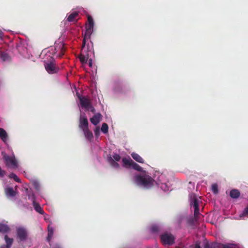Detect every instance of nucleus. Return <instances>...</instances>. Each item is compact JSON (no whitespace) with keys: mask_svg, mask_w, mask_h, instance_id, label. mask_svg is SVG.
<instances>
[{"mask_svg":"<svg viewBox=\"0 0 248 248\" xmlns=\"http://www.w3.org/2000/svg\"><path fill=\"white\" fill-rule=\"evenodd\" d=\"M135 181L138 186L150 188L154 186L155 180L148 175H137L135 177Z\"/></svg>","mask_w":248,"mask_h":248,"instance_id":"nucleus-1","label":"nucleus"},{"mask_svg":"<svg viewBox=\"0 0 248 248\" xmlns=\"http://www.w3.org/2000/svg\"><path fill=\"white\" fill-rule=\"evenodd\" d=\"M122 161L123 163V166L125 168H129L132 167L135 170H136L139 171H142V168L137 163H135L132 159L130 158L127 159L126 158H123L122 159Z\"/></svg>","mask_w":248,"mask_h":248,"instance_id":"nucleus-2","label":"nucleus"},{"mask_svg":"<svg viewBox=\"0 0 248 248\" xmlns=\"http://www.w3.org/2000/svg\"><path fill=\"white\" fill-rule=\"evenodd\" d=\"M51 61L48 62H45V67L46 71L50 74H53L57 73L59 70V67H58L56 63L54 62V60L51 57Z\"/></svg>","mask_w":248,"mask_h":248,"instance_id":"nucleus-3","label":"nucleus"},{"mask_svg":"<svg viewBox=\"0 0 248 248\" xmlns=\"http://www.w3.org/2000/svg\"><path fill=\"white\" fill-rule=\"evenodd\" d=\"M2 155L7 167L13 169L17 168V163L14 156H10L3 153H2Z\"/></svg>","mask_w":248,"mask_h":248,"instance_id":"nucleus-4","label":"nucleus"},{"mask_svg":"<svg viewBox=\"0 0 248 248\" xmlns=\"http://www.w3.org/2000/svg\"><path fill=\"white\" fill-rule=\"evenodd\" d=\"M160 240L164 245H172L174 243L175 238L170 233L165 232L160 235Z\"/></svg>","mask_w":248,"mask_h":248,"instance_id":"nucleus-5","label":"nucleus"},{"mask_svg":"<svg viewBox=\"0 0 248 248\" xmlns=\"http://www.w3.org/2000/svg\"><path fill=\"white\" fill-rule=\"evenodd\" d=\"M65 50L66 48L64 47V44L62 42H60L59 43L55 44L54 46V51L53 52V53L54 54L58 53L57 56L61 58L64 55Z\"/></svg>","mask_w":248,"mask_h":248,"instance_id":"nucleus-6","label":"nucleus"},{"mask_svg":"<svg viewBox=\"0 0 248 248\" xmlns=\"http://www.w3.org/2000/svg\"><path fill=\"white\" fill-rule=\"evenodd\" d=\"M17 236L21 241H25L28 237L27 230L22 227H19L16 229Z\"/></svg>","mask_w":248,"mask_h":248,"instance_id":"nucleus-7","label":"nucleus"},{"mask_svg":"<svg viewBox=\"0 0 248 248\" xmlns=\"http://www.w3.org/2000/svg\"><path fill=\"white\" fill-rule=\"evenodd\" d=\"M78 97L80 101V105L82 108H85L86 109H89L91 107V103L90 100L84 96H80L78 95Z\"/></svg>","mask_w":248,"mask_h":248,"instance_id":"nucleus-8","label":"nucleus"},{"mask_svg":"<svg viewBox=\"0 0 248 248\" xmlns=\"http://www.w3.org/2000/svg\"><path fill=\"white\" fill-rule=\"evenodd\" d=\"M190 204L194 208V216H197L200 214V213L199 207V200L196 197H194L191 199Z\"/></svg>","mask_w":248,"mask_h":248,"instance_id":"nucleus-9","label":"nucleus"},{"mask_svg":"<svg viewBox=\"0 0 248 248\" xmlns=\"http://www.w3.org/2000/svg\"><path fill=\"white\" fill-rule=\"evenodd\" d=\"M79 127L82 130L89 128V123L85 116H80L79 118Z\"/></svg>","mask_w":248,"mask_h":248,"instance_id":"nucleus-10","label":"nucleus"},{"mask_svg":"<svg viewBox=\"0 0 248 248\" xmlns=\"http://www.w3.org/2000/svg\"><path fill=\"white\" fill-rule=\"evenodd\" d=\"M32 205L33 206V207L34 208V210L39 214L41 215H44L45 212L43 209V208L40 206L39 203L36 202L34 195H32Z\"/></svg>","mask_w":248,"mask_h":248,"instance_id":"nucleus-11","label":"nucleus"},{"mask_svg":"<svg viewBox=\"0 0 248 248\" xmlns=\"http://www.w3.org/2000/svg\"><path fill=\"white\" fill-rule=\"evenodd\" d=\"M101 114L100 113H97L90 118V121L93 124L96 125L101 121Z\"/></svg>","mask_w":248,"mask_h":248,"instance_id":"nucleus-12","label":"nucleus"},{"mask_svg":"<svg viewBox=\"0 0 248 248\" xmlns=\"http://www.w3.org/2000/svg\"><path fill=\"white\" fill-rule=\"evenodd\" d=\"M85 28L86 30L85 31L84 38H85V39H90L93 32V28L87 26H86Z\"/></svg>","mask_w":248,"mask_h":248,"instance_id":"nucleus-13","label":"nucleus"},{"mask_svg":"<svg viewBox=\"0 0 248 248\" xmlns=\"http://www.w3.org/2000/svg\"><path fill=\"white\" fill-rule=\"evenodd\" d=\"M84 136L86 139H87L91 141L93 138V134L91 131L89 130V128H86L82 130Z\"/></svg>","mask_w":248,"mask_h":248,"instance_id":"nucleus-14","label":"nucleus"},{"mask_svg":"<svg viewBox=\"0 0 248 248\" xmlns=\"http://www.w3.org/2000/svg\"><path fill=\"white\" fill-rule=\"evenodd\" d=\"M131 155L132 157L137 162L140 163H143L144 162V159L137 153H132Z\"/></svg>","mask_w":248,"mask_h":248,"instance_id":"nucleus-15","label":"nucleus"},{"mask_svg":"<svg viewBox=\"0 0 248 248\" xmlns=\"http://www.w3.org/2000/svg\"><path fill=\"white\" fill-rule=\"evenodd\" d=\"M78 12H74L70 14L67 18V20L68 22H73L75 21V19L78 16Z\"/></svg>","mask_w":248,"mask_h":248,"instance_id":"nucleus-16","label":"nucleus"},{"mask_svg":"<svg viewBox=\"0 0 248 248\" xmlns=\"http://www.w3.org/2000/svg\"><path fill=\"white\" fill-rule=\"evenodd\" d=\"M240 195L239 191L237 189H232L230 192V196L233 199H237L239 198Z\"/></svg>","mask_w":248,"mask_h":248,"instance_id":"nucleus-17","label":"nucleus"},{"mask_svg":"<svg viewBox=\"0 0 248 248\" xmlns=\"http://www.w3.org/2000/svg\"><path fill=\"white\" fill-rule=\"evenodd\" d=\"M4 240L6 242V245H5V246H6L8 248H11V247L13 243V241H14L13 239L10 238L7 235H5L4 236Z\"/></svg>","mask_w":248,"mask_h":248,"instance_id":"nucleus-18","label":"nucleus"},{"mask_svg":"<svg viewBox=\"0 0 248 248\" xmlns=\"http://www.w3.org/2000/svg\"><path fill=\"white\" fill-rule=\"evenodd\" d=\"M10 229L9 226L5 224L0 223V232L3 233L9 232Z\"/></svg>","mask_w":248,"mask_h":248,"instance_id":"nucleus-19","label":"nucleus"},{"mask_svg":"<svg viewBox=\"0 0 248 248\" xmlns=\"http://www.w3.org/2000/svg\"><path fill=\"white\" fill-rule=\"evenodd\" d=\"M7 134L6 131L1 128H0V138L3 141H5L7 139Z\"/></svg>","mask_w":248,"mask_h":248,"instance_id":"nucleus-20","label":"nucleus"},{"mask_svg":"<svg viewBox=\"0 0 248 248\" xmlns=\"http://www.w3.org/2000/svg\"><path fill=\"white\" fill-rule=\"evenodd\" d=\"M108 162L110 165L113 168L119 169L120 168L119 164L116 162L112 157L108 158Z\"/></svg>","mask_w":248,"mask_h":248,"instance_id":"nucleus-21","label":"nucleus"},{"mask_svg":"<svg viewBox=\"0 0 248 248\" xmlns=\"http://www.w3.org/2000/svg\"><path fill=\"white\" fill-rule=\"evenodd\" d=\"M78 58L82 64H85L87 62L88 59V56H85L83 54H80L78 56Z\"/></svg>","mask_w":248,"mask_h":248,"instance_id":"nucleus-22","label":"nucleus"},{"mask_svg":"<svg viewBox=\"0 0 248 248\" xmlns=\"http://www.w3.org/2000/svg\"><path fill=\"white\" fill-rule=\"evenodd\" d=\"M6 193L7 195L11 197H14L16 195V192L12 187L7 188L6 190Z\"/></svg>","mask_w":248,"mask_h":248,"instance_id":"nucleus-23","label":"nucleus"},{"mask_svg":"<svg viewBox=\"0 0 248 248\" xmlns=\"http://www.w3.org/2000/svg\"><path fill=\"white\" fill-rule=\"evenodd\" d=\"M1 59L3 61H8L10 60V58L9 55L6 53L2 52L0 55Z\"/></svg>","mask_w":248,"mask_h":248,"instance_id":"nucleus-24","label":"nucleus"},{"mask_svg":"<svg viewBox=\"0 0 248 248\" xmlns=\"http://www.w3.org/2000/svg\"><path fill=\"white\" fill-rule=\"evenodd\" d=\"M9 178L13 179L16 182L21 183L20 179L14 173H11L9 175Z\"/></svg>","mask_w":248,"mask_h":248,"instance_id":"nucleus-25","label":"nucleus"},{"mask_svg":"<svg viewBox=\"0 0 248 248\" xmlns=\"http://www.w3.org/2000/svg\"><path fill=\"white\" fill-rule=\"evenodd\" d=\"M53 228L49 226L48 227L47 239L49 241L52 237L53 234Z\"/></svg>","mask_w":248,"mask_h":248,"instance_id":"nucleus-26","label":"nucleus"},{"mask_svg":"<svg viewBox=\"0 0 248 248\" xmlns=\"http://www.w3.org/2000/svg\"><path fill=\"white\" fill-rule=\"evenodd\" d=\"M88 23L86 25V26L93 28V20L92 16H88Z\"/></svg>","mask_w":248,"mask_h":248,"instance_id":"nucleus-27","label":"nucleus"},{"mask_svg":"<svg viewBox=\"0 0 248 248\" xmlns=\"http://www.w3.org/2000/svg\"><path fill=\"white\" fill-rule=\"evenodd\" d=\"M108 124L106 123H103L101 128L102 132L104 134H107L108 133Z\"/></svg>","mask_w":248,"mask_h":248,"instance_id":"nucleus-28","label":"nucleus"},{"mask_svg":"<svg viewBox=\"0 0 248 248\" xmlns=\"http://www.w3.org/2000/svg\"><path fill=\"white\" fill-rule=\"evenodd\" d=\"M240 217H248V205L244 209L243 212L240 215Z\"/></svg>","mask_w":248,"mask_h":248,"instance_id":"nucleus-29","label":"nucleus"},{"mask_svg":"<svg viewBox=\"0 0 248 248\" xmlns=\"http://www.w3.org/2000/svg\"><path fill=\"white\" fill-rule=\"evenodd\" d=\"M212 190L214 194H217L218 192V186L216 184H214L212 185Z\"/></svg>","mask_w":248,"mask_h":248,"instance_id":"nucleus-30","label":"nucleus"},{"mask_svg":"<svg viewBox=\"0 0 248 248\" xmlns=\"http://www.w3.org/2000/svg\"><path fill=\"white\" fill-rule=\"evenodd\" d=\"M150 230H151V232H156L159 231V228L157 225H153V226H151Z\"/></svg>","mask_w":248,"mask_h":248,"instance_id":"nucleus-31","label":"nucleus"},{"mask_svg":"<svg viewBox=\"0 0 248 248\" xmlns=\"http://www.w3.org/2000/svg\"><path fill=\"white\" fill-rule=\"evenodd\" d=\"M210 248H220L222 245L217 243H210Z\"/></svg>","mask_w":248,"mask_h":248,"instance_id":"nucleus-32","label":"nucleus"},{"mask_svg":"<svg viewBox=\"0 0 248 248\" xmlns=\"http://www.w3.org/2000/svg\"><path fill=\"white\" fill-rule=\"evenodd\" d=\"M222 248H236V246L232 244L227 245H222Z\"/></svg>","mask_w":248,"mask_h":248,"instance_id":"nucleus-33","label":"nucleus"},{"mask_svg":"<svg viewBox=\"0 0 248 248\" xmlns=\"http://www.w3.org/2000/svg\"><path fill=\"white\" fill-rule=\"evenodd\" d=\"M121 156L119 155V154H115L113 155V159L115 161H119L121 159Z\"/></svg>","mask_w":248,"mask_h":248,"instance_id":"nucleus-34","label":"nucleus"},{"mask_svg":"<svg viewBox=\"0 0 248 248\" xmlns=\"http://www.w3.org/2000/svg\"><path fill=\"white\" fill-rule=\"evenodd\" d=\"M94 134L96 137H98L100 135V128L96 127L94 130Z\"/></svg>","mask_w":248,"mask_h":248,"instance_id":"nucleus-35","label":"nucleus"},{"mask_svg":"<svg viewBox=\"0 0 248 248\" xmlns=\"http://www.w3.org/2000/svg\"><path fill=\"white\" fill-rule=\"evenodd\" d=\"M88 39H85V38H83V42H82V49H83L85 47L86 45V40H88Z\"/></svg>","mask_w":248,"mask_h":248,"instance_id":"nucleus-36","label":"nucleus"},{"mask_svg":"<svg viewBox=\"0 0 248 248\" xmlns=\"http://www.w3.org/2000/svg\"><path fill=\"white\" fill-rule=\"evenodd\" d=\"M195 248H201L200 246V242H196L195 245Z\"/></svg>","mask_w":248,"mask_h":248,"instance_id":"nucleus-37","label":"nucleus"},{"mask_svg":"<svg viewBox=\"0 0 248 248\" xmlns=\"http://www.w3.org/2000/svg\"><path fill=\"white\" fill-rule=\"evenodd\" d=\"M52 248H62V247L60 245L56 244L53 245Z\"/></svg>","mask_w":248,"mask_h":248,"instance_id":"nucleus-38","label":"nucleus"},{"mask_svg":"<svg viewBox=\"0 0 248 248\" xmlns=\"http://www.w3.org/2000/svg\"><path fill=\"white\" fill-rule=\"evenodd\" d=\"M210 244L208 243V242H206L204 244L203 248H210Z\"/></svg>","mask_w":248,"mask_h":248,"instance_id":"nucleus-39","label":"nucleus"},{"mask_svg":"<svg viewBox=\"0 0 248 248\" xmlns=\"http://www.w3.org/2000/svg\"><path fill=\"white\" fill-rule=\"evenodd\" d=\"M90 110V111L92 112H93L94 113L95 112V109L92 106V104L91 105V107H90V108L89 109Z\"/></svg>","mask_w":248,"mask_h":248,"instance_id":"nucleus-40","label":"nucleus"},{"mask_svg":"<svg viewBox=\"0 0 248 248\" xmlns=\"http://www.w3.org/2000/svg\"><path fill=\"white\" fill-rule=\"evenodd\" d=\"M88 64L90 67H92L93 66V62L92 59H89Z\"/></svg>","mask_w":248,"mask_h":248,"instance_id":"nucleus-41","label":"nucleus"},{"mask_svg":"<svg viewBox=\"0 0 248 248\" xmlns=\"http://www.w3.org/2000/svg\"><path fill=\"white\" fill-rule=\"evenodd\" d=\"M3 36V33L2 31L0 29V39H2Z\"/></svg>","mask_w":248,"mask_h":248,"instance_id":"nucleus-42","label":"nucleus"}]
</instances>
